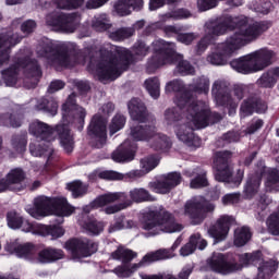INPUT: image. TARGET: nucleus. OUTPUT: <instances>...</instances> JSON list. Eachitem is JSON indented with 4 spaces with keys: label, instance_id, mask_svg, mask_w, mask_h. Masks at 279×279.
<instances>
[{
    "label": "nucleus",
    "instance_id": "423d86ee",
    "mask_svg": "<svg viewBox=\"0 0 279 279\" xmlns=\"http://www.w3.org/2000/svg\"><path fill=\"white\" fill-rule=\"evenodd\" d=\"M102 59L98 63L95 75L100 82H112L117 80L125 71L123 60H128L130 51L125 48L107 45L105 49L100 50Z\"/></svg>",
    "mask_w": 279,
    "mask_h": 279
},
{
    "label": "nucleus",
    "instance_id": "69168bd1",
    "mask_svg": "<svg viewBox=\"0 0 279 279\" xmlns=\"http://www.w3.org/2000/svg\"><path fill=\"white\" fill-rule=\"evenodd\" d=\"M36 29V22L28 20L22 24V32L24 34H32Z\"/></svg>",
    "mask_w": 279,
    "mask_h": 279
},
{
    "label": "nucleus",
    "instance_id": "7ed1b4c3",
    "mask_svg": "<svg viewBox=\"0 0 279 279\" xmlns=\"http://www.w3.org/2000/svg\"><path fill=\"white\" fill-rule=\"evenodd\" d=\"M179 108H185V118L174 128V133L181 143L189 147H199L202 140L193 133V130H202L210 124V111L206 102H196L189 92H185L175 101Z\"/></svg>",
    "mask_w": 279,
    "mask_h": 279
},
{
    "label": "nucleus",
    "instance_id": "603ef678",
    "mask_svg": "<svg viewBox=\"0 0 279 279\" xmlns=\"http://www.w3.org/2000/svg\"><path fill=\"white\" fill-rule=\"evenodd\" d=\"M269 204H271V198L266 195L258 196L255 204L257 213H263V210H267Z\"/></svg>",
    "mask_w": 279,
    "mask_h": 279
},
{
    "label": "nucleus",
    "instance_id": "9d476101",
    "mask_svg": "<svg viewBox=\"0 0 279 279\" xmlns=\"http://www.w3.org/2000/svg\"><path fill=\"white\" fill-rule=\"evenodd\" d=\"M274 58H276L274 50L263 48L239 59H234L230 64L238 73L247 75V73H256L263 71V69H267L274 61Z\"/></svg>",
    "mask_w": 279,
    "mask_h": 279
},
{
    "label": "nucleus",
    "instance_id": "ddd939ff",
    "mask_svg": "<svg viewBox=\"0 0 279 279\" xmlns=\"http://www.w3.org/2000/svg\"><path fill=\"white\" fill-rule=\"evenodd\" d=\"M213 210H215V204L206 202L204 196H196L187 201L184 206V215L190 217L194 226L204 221V213H213Z\"/></svg>",
    "mask_w": 279,
    "mask_h": 279
},
{
    "label": "nucleus",
    "instance_id": "e2e57ef3",
    "mask_svg": "<svg viewBox=\"0 0 279 279\" xmlns=\"http://www.w3.org/2000/svg\"><path fill=\"white\" fill-rule=\"evenodd\" d=\"M49 236L60 239V236H64V229L58 226H50Z\"/></svg>",
    "mask_w": 279,
    "mask_h": 279
},
{
    "label": "nucleus",
    "instance_id": "c85d7f7f",
    "mask_svg": "<svg viewBox=\"0 0 279 279\" xmlns=\"http://www.w3.org/2000/svg\"><path fill=\"white\" fill-rule=\"evenodd\" d=\"M143 8V0H119L114 4V10L120 16H128L132 14V10H141Z\"/></svg>",
    "mask_w": 279,
    "mask_h": 279
},
{
    "label": "nucleus",
    "instance_id": "09e8293b",
    "mask_svg": "<svg viewBox=\"0 0 279 279\" xmlns=\"http://www.w3.org/2000/svg\"><path fill=\"white\" fill-rule=\"evenodd\" d=\"M92 25L97 29V32H104L108 29V19L106 15L96 16L94 17Z\"/></svg>",
    "mask_w": 279,
    "mask_h": 279
},
{
    "label": "nucleus",
    "instance_id": "0e129e2a",
    "mask_svg": "<svg viewBox=\"0 0 279 279\" xmlns=\"http://www.w3.org/2000/svg\"><path fill=\"white\" fill-rule=\"evenodd\" d=\"M110 0H88L86 3V8L88 10H97V8H101V5H106Z\"/></svg>",
    "mask_w": 279,
    "mask_h": 279
},
{
    "label": "nucleus",
    "instance_id": "b1692460",
    "mask_svg": "<svg viewBox=\"0 0 279 279\" xmlns=\"http://www.w3.org/2000/svg\"><path fill=\"white\" fill-rule=\"evenodd\" d=\"M17 43H21L17 35H4L0 37V66L8 63V60H10V49L14 45H17Z\"/></svg>",
    "mask_w": 279,
    "mask_h": 279
},
{
    "label": "nucleus",
    "instance_id": "052dcab7",
    "mask_svg": "<svg viewBox=\"0 0 279 279\" xmlns=\"http://www.w3.org/2000/svg\"><path fill=\"white\" fill-rule=\"evenodd\" d=\"M196 36L193 33H185V34H180L178 36L179 43H182L183 45H191L193 40H195Z\"/></svg>",
    "mask_w": 279,
    "mask_h": 279
},
{
    "label": "nucleus",
    "instance_id": "f3484780",
    "mask_svg": "<svg viewBox=\"0 0 279 279\" xmlns=\"http://www.w3.org/2000/svg\"><path fill=\"white\" fill-rule=\"evenodd\" d=\"M182 182V175L178 172H170L162 175L157 181H153L148 184V187L153 193H159V195H167L172 189H175L178 184Z\"/></svg>",
    "mask_w": 279,
    "mask_h": 279
},
{
    "label": "nucleus",
    "instance_id": "4d7b16f0",
    "mask_svg": "<svg viewBox=\"0 0 279 279\" xmlns=\"http://www.w3.org/2000/svg\"><path fill=\"white\" fill-rule=\"evenodd\" d=\"M130 206V204L128 203H121L118 205H111L105 208V213L106 215H114V213H119L120 210H125V208H128Z\"/></svg>",
    "mask_w": 279,
    "mask_h": 279
},
{
    "label": "nucleus",
    "instance_id": "aec40b11",
    "mask_svg": "<svg viewBox=\"0 0 279 279\" xmlns=\"http://www.w3.org/2000/svg\"><path fill=\"white\" fill-rule=\"evenodd\" d=\"M232 223H234V218L222 216L216 225L209 228L208 234L215 240L214 243L225 241L226 236H228V232H230V226H232Z\"/></svg>",
    "mask_w": 279,
    "mask_h": 279
},
{
    "label": "nucleus",
    "instance_id": "49530a36",
    "mask_svg": "<svg viewBox=\"0 0 279 279\" xmlns=\"http://www.w3.org/2000/svg\"><path fill=\"white\" fill-rule=\"evenodd\" d=\"M81 226L89 232V234H101L104 232V222H97L95 220H92L86 223H81Z\"/></svg>",
    "mask_w": 279,
    "mask_h": 279
},
{
    "label": "nucleus",
    "instance_id": "f03ea898",
    "mask_svg": "<svg viewBox=\"0 0 279 279\" xmlns=\"http://www.w3.org/2000/svg\"><path fill=\"white\" fill-rule=\"evenodd\" d=\"M129 112L131 119H133L130 136L113 151L112 160L114 162H130V160H134V151L136 150L135 142L138 141H146L153 149H169L171 147L169 137L167 135L156 134L155 126H143L140 124L145 123L147 119V112L143 101L133 98L129 102Z\"/></svg>",
    "mask_w": 279,
    "mask_h": 279
},
{
    "label": "nucleus",
    "instance_id": "4468645a",
    "mask_svg": "<svg viewBox=\"0 0 279 279\" xmlns=\"http://www.w3.org/2000/svg\"><path fill=\"white\" fill-rule=\"evenodd\" d=\"M64 247L71 254L73 260L88 258L98 250L97 243L87 238L72 239L65 243Z\"/></svg>",
    "mask_w": 279,
    "mask_h": 279
},
{
    "label": "nucleus",
    "instance_id": "bb28decb",
    "mask_svg": "<svg viewBox=\"0 0 279 279\" xmlns=\"http://www.w3.org/2000/svg\"><path fill=\"white\" fill-rule=\"evenodd\" d=\"M208 245V242L206 240L202 239V235L199 233H196L190 238V241L181 247L180 255L181 256H191L195 250H206Z\"/></svg>",
    "mask_w": 279,
    "mask_h": 279
},
{
    "label": "nucleus",
    "instance_id": "f257e3e1",
    "mask_svg": "<svg viewBox=\"0 0 279 279\" xmlns=\"http://www.w3.org/2000/svg\"><path fill=\"white\" fill-rule=\"evenodd\" d=\"M236 29L223 44L218 46L217 52H213L207 57V61L216 66H223L228 62V58L241 47L256 40L263 32L269 29L267 22H250L247 17L227 16L223 22H208L206 24V34L209 36H221L226 32Z\"/></svg>",
    "mask_w": 279,
    "mask_h": 279
},
{
    "label": "nucleus",
    "instance_id": "a878e982",
    "mask_svg": "<svg viewBox=\"0 0 279 279\" xmlns=\"http://www.w3.org/2000/svg\"><path fill=\"white\" fill-rule=\"evenodd\" d=\"M252 112H257L258 114L267 112V104L263 100H258L257 98L245 100L241 107V117H247L252 114Z\"/></svg>",
    "mask_w": 279,
    "mask_h": 279
},
{
    "label": "nucleus",
    "instance_id": "6e6552de",
    "mask_svg": "<svg viewBox=\"0 0 279 279\" xmlns=\"http://www.w3.org/2000/svg\"><path fill=\"white\" fill-rule=\"evenodd\" d=\"M27 215L33 219H45V217H71L75 213V208L69 205L64 197L38 196L34 199V205L25 207Z\"/></svg>",
    "mask_w": 279,
    "mask_h": 279
},
{
    "label": "nucleus",
    "instance_id": "a19ab883",
    "mask_svg": "<svg viewBox=\"0 0 279 279\" xmlns=\"http://www.w3.org/2000/svg\"><path fill=\"white\" fill-rule=\"evenodd\" d=\"M135 223L132 220L125 219L123 216L116 218L114 223L109 227V232H119V230H128L134 228Z\"/></svg>",
    "mask_w": 279,
    "mask_h": 279
},
{
    "label": "nucleus",
    "instance_id": "473e14b6",
    "mask_svg": "<svg viewBox=\"0 0 279 279\" xmlns=\"http://www.w3.org/2000/svg\"><path fill=\"white\" fill-rule=\"evenodd\" d=\"M45 57L50 60L53 66H73L71 63V57H69V53L66 52H46Z\"/></svg>",
    "mask_w": 279,
    "mask_h": 279
},
{
    "label": "nucleus",
    "instance_id": "e433bc0d",
    "mask_svg": "<svg viewBox=\"0 0 279 279\" xmlns=\"http://www.w3.org/2000/svg\"><path fill=\"white\" fill-rule=\"evenodd\" d=\"M136 256H138L137 253L125 247H119L112 253V258H114L116 260H122V263H130L134 260Z\"/></svg>",
    "mask_w": 279,
    "mask_h": 279
},
{
    "label": "nucleus",
    "instance_id": "680f3d73",
    "mask_svg": "<svg viewBox=\"0 0 279 279\" xmlns=\"http://www.w3.org/2000/svg\"><path fill=\"white\" fill-rule=\"evenodd\" d=\"M169 19H189L191 13L187 10L179 9L170 14H168Z\"/></svg>",
    "mask_w": 279,
    "mask_h": 279
},
{
    "label": "nucleus",
    "instance_id": "8fccbe9b",
    "mask_svg": "<svg viewBox=\"0 0 279 279\" xmlns=\"http://www.w3.org/2000/svg\"><path fill=\"white\" fill-rule=\"evenodd\" d=\"M134 35V29L132 28H121L116 33L111 34L112 40H123L124 38H130V36Z\"/></svg>",
    "mask_w": 279,
    "mask_h": 279
},
{
    "label": "nucleus",
    "instance_id": "4be33fe9",
    "mask_svg": "<svg viewBox=\"0 0 279 279\" xmlns=\"http://www.w3.org/2000/svg\"><path fill=\"white\" fill-rule=\"evenodd\" d=\"M160 165V158L156 156L146 157L141 160V169L142 170H132L126 173V178L131 180H137V178H143V175H147L149 171H154L155 167Z\"/></svg>",
    "mask_w": 279,
    "mask_h": 279
},
{
    "label": "nucleus",
    "instance_id": "1a4fd4ad",
    "mask_svg": "<svg viewBox=\"0 0 279 279\" xmlns=\"http://www.w3.org/2000/svg\"><path fill=\"white\" fill-rule=\"evenodd\" d=\"M143 230L149 232L151 236L167 232L173 234V232H182L184 228L178 221L173 215L165 209H149L145 211L141 219Z\"/></svg>",
    "mask_w": 279,
    "mask_h": 279
},
{
    "label": "nucleus",
    "instance_id": "bf43d9fd",
    "mask_svg": "<svg viewBox=\"0 0 279 279\" xmlns=\"http://www.w3.org/2000/svg\"><path fill=\"white\" fill-rule=\"evenodd\" d=\"M165 119L168 123H175V121H180V114L173 109H168L165 113Z\"/></svg>",
    "mask_w": 279,
    "mask_h": 279
},
{
    "label": "nucleus",
    "instance_id": "7c9ffc66",
    "mask_svg": "<svg viewBox=\"0 0 279 279\" xmlns=\"http://www.w3.org/2000/svg\"><path fill=\"white\" fill-rule=\"evenodd\" d=\"M146 265L145 257H143L142 260L136 264L118 266L113 271L118 278H130L131 276H134L141 267H145Z\"/></svg>",
    "mask_w": 279,
    "mask_h": 279
},
{
    "label": "nucleus",
    "instance_id": "39448f33",
    "mask_svg": "<svg viewBox=\"0 0 279 279\" xmlns=\"http://www.w3.org/2000/svg\"><path fill=\"white\" fill-rule=\"evenodd\" d=\"M242 264H236L234 262H227L226 257L221 253L214 254L211 259L208 260V265L213 271L218 274H232V271H239L247 265H258L257 276L258 279H270L274 274L278 270V262L270 259L269 262L263 260V254L256 252L253 254H243L240 256Z\"/></svg>",
    "mask_w": 279,
    "mask_h": 279
},
{
    "label": "nucleus",
    "instance_id": "a211bd4d",
    "mask_svg": "<svg viewBox=\"0 0 279 279\" xmlns=\"http://www.w3.org/2000/svg\"><path fill=\"white\" fill-rule=\"evenodd\" d=\"M17 61H19L17 64L20 65L19 68H16V65H13L2 72V76L7 86H14L16 84V80H19V71L23 69L25 63L27 69H29V71H34L35 73H40L38 65L29 61V59L25 57V53L19 54Z\"/></svg>",
    "mask_w": 279,
    "mask_h": 279
},
{
    "label": "nucleus",
    "instance_id": "4c0bfd02",
    "mask_svg": "<svg viewBox=\"0 0 279 279\" xmlns=\"http://www.w3.org/2000/svg\"><path fill=\"white\" fill-rule=\"evenodd\" d=\"M130 197L133 202H154L156 198L143 187L133 189L130 191Z\"/></svg>",
    "mask_w": 279,
    "mask_h": 279
},
{
    "label": "nucleus",
    "instance_id": "5701e85b",
    "mask_svg": "<svg viewBox=\"0 0 279 279\" xmlns=\"http://www.w3.org/2000/svg\"><path fill=\"white\" fill-rule=\"evenodd\" d=\"M5 251L14 254L17 258H32L36 252V247L32 243L12 242L5 246Z\"/></svg>",
    "mask_w": 279,
    "mask_h": 279
},
{
    "label": "nucleus",
    "instance_id": "a18cd8bd",
    "mask_svg": "<svg viewBox=\"0 0 279 279\" xmlns=\"http://www.w3.org/2000/svg\"><path fill=\"white\" fill-rule=\"evenodd\" d=\"M51 226L31 222V234H37L39 236H49Z\"/></svg>",
    "mask_w": 279,
    "mask_h": 279
},
{
    "label": "nucleus",
    "instance_id": "dca6fc26",
    "mask_svg": "<svg viewBox=\"0 0 279 279\" xmlns=\"http://www.w3.org/2000/svg\"><path fill=\"white\" fill-rule=\"evenodd\" d=\"M106 118L96 114L93 117L90 124L88 126V137L92 147H96V149H101L106 142L108 141V132L106 130Z\"/></svg>",
    "mask_w": 279,
    "mask_h": 279
},
{
    "label": "nucleus",
    "instance_id": "72a5a7b5",
    "mask_svg": "<svg viewBox=\"0 0 279 279\" xmlns=\"http://www.w3.org/2000/svg\"><path fill=\"white\" fill-rule=\"evenodd\" d=\"M279 80V68H275L266 73H264L257 81L263 88H271L276 85Z\"/></svg>",
    "mask_w": 279,
    "mask_h": 279
},
{
    "label": "nucleus",
    "instance_id": "412c9836",
    "mask_svg": "<svg viewBox=\"0 0 279 279\" xmlns=\"http://www.w3.org/2000/svg\"><path fill=\"white\" fill-rule=\"evenodd\" d=\"M182 243V239L178 238L171 248H161L156 252L148 253L144 256V263L146 265H151V263H156L158 260H167V258H173L175 256V250L180 247Z\"/></svg>",
    "mask_w": 279,
    "mask_h": 279
},
{
    "label": "nucleus",
    "instance_id": "0eeeda50",
    "mask_svg": "<svg viewBox=\"0 0 279 279\" xmlns=\"http://www.w3.org/2000/svg\"><path fill=\"white\" fill-rule=\"evenodd\" d=\"M153 48L155 54L148 61V73H154L156 69H160V66H165V64H173V62H177L179 73H183L184 75H192V73H195L193 66H191L187 61L182 60V54L175 53L174 44L158 39L153 43Z\"/></svg>",
    "mask_w": 279,
    "mask_h": 279
},
{
    "label": "nucleus",
    "instance_id": "6ab92c4d",
    "mask_svg": "<svg viewBox=\"0 0 279 279\" xmlns=\"http://www.w3.org/2000/svg\"><path fill=\"white\" fill-rule=\"evenodd\" d=\"M25 178L26 174L23 169H11L5 177L0 180V193H5V191H21Z\"/></svg>",
    "mask_w": 279,
    "mask_h": 279
},
{
    "label": "nucleus",
    "instance_id": "58836bf2",
    "mask_svg": "<svg viewBox=\"0 0 279 279\" xmlns=\"http://www.w3.org/2000/svg\"><path fill=\"white\" fill-rule=\"evenodd\" d=\"M146 90L150 97L158 99L160 97V81L157 77L147 78L144 83Z\"/></svg>",
    "mask_w": 279,
    "mask_h": 279
},
{
    "label": "nucleus",
    "instance_id": "cd10ccee",
    "mask_svg": "<svg viewBox=\"0 0 279 279\" xmlns=\"http://www.w3.org/2000/svg\"><path fill=\"white\" fill-rule=\"evenodd\" d=\"M187 178H192L190 182V189H202L208 186V180L206 179V171L202 168L187 169L185 171Z\"/></svg>",
    "mask_w": 279,
    "mask_h": 279
},
{
    "label": "nucleus",
    "instance_id": "13d9d810",
    "mask_svg": "<svg viewBox=\"0 0 279 279\" xmlns=\"http://www.w3.org/2000/svg\"><path fill=\"white\" fill-rule=\"evenodd\" d=\"M180 0H150L149 8L150 10H158V8H162L165 3H178Z\"/></svg>",
    "mask_w": 279,
    "mask_h": 279
},
{
    "label": "nucleus",
    "instance_id": "774afa93",
    "mask_svg": "<svg viewBox=\"0 0 279 279\" xmlns=\"http://www.w3.org/2000/svg\"><path fill=\"white\" fill-rule=\"evenodd\" d=\"M64 88V82L62 81H53L50 83L48 92L50 93H58V90H62Z\"/></svg>",
    "mask_w": 279,
    "mask_h": 279
},
{
    "label": "nucleus",
    "instance_id": "6e6d98bb",
    "mask_svg": "<svg viewBox=\"0 0 279 279\" xmlns=\"http://www.w3.org/2000/svg\"><path fill=\"white\" fill-rule=\"evenodd\" d=\"M184 88L182 81H171L166 85V93H180Z\"/></svg>",
    "mask_w": 279,
    "mask_h": 279
},
{
    "label": "nucleus",
    "instance_id": "9b49d317",
    "mask_svg": "<svg viewBox=\"0 0 279 279\" xmlns=\"http://www.w3.org/2000/svg\"><path fill=\"white\" fill-rule=\"evenodd\" d=\"M265 173V189L270 193H277L279 191V170L276 168L265 169V163L260 162V166L255 174H251L244 187V195L246 199H253L258 195L260 191V178Z\"/></svg>",
    "mask_w": 279,
    "mask_h": 279
},
{
    "label": "nucleus",
    "instance_id": "393cba45",
    "mask_svg": "<svg viewBox=\"0 0 279 279\" xmlns=\"http://www.w3.org/2000/svg\"><path fill=\"white\" fill-rule=\"evenodd\" d=\"M7 221L11 230H21L26 233H29V230H32V222L16 211H10L7 215Z\"/></svg>",
    "mask_w": 279,
    "mask_h": 279
},
{
    "label": "nucleus",
    "instance_id": "79ce46f5",
    "mask_svg": "<svg viewBox=\"0 0 279 279\" xmlns=\"http://www.w3.org/2000/svg\"><path fill=\"white\" fill-rule=\"evenodd\" d=\"M66 189L71 191L73 197H82V195H86V191H88V186L80 181L68 183Z\"/></svg>",
    "mask_w": 279,
    "mask_h": 279
},
{
    "label": "nucleus",
    "instance_id": "2eb2a0df",
    "mask_svg": "<svg viewBox=\"0 0 279 279\" xmlns=\"http://www.w3.org/2000/svg\"><path fill=\"white\" fill-rule=\"evenodd\" d=\"M46 23L54 32L73 34L77 27V23H80V16L77 14L51 13L47 15Z\"/></svg>",
    "mask_w": 279,
    "mask_h": 279
},
{
    "label": "nucleus",
    "instance_id": "f8f14e48",
    "mask_svg": "<svg viewBox=\"0 0 279 279\" xmlns=\"http://www.w3.org/2000/svg\"><path fill=\"white\" fill-rule=\"evenodd\" d=\"M232 157V153L228 150L218 151L215 155L214 167L216 169L215 178L218 182H232L233 186H239L243 182V170H238V174L232 179V168L228 165V160Z\"/></svg>",
    "mask_w": 279,
    "mask_h": 279
},
{
    "label": "nucleus",
    "instance_id": "c03bdc74",
    "mask_svg": "<svg viewBox=\"0 0 279 279\" xmlns=\"http://www.w3.org/2000/svg\"><path fill=\"white\" fill-rule=\"evenodd\" d=\"M210 88V82L206 78H199L196 83L190 86V90H194V93L202 94L204 95L208 94V90Z\"/></svg>",
    "mask_w": 279,
    "mask_h": 279
},
{
    "label": "nucleus",
    "instance_id": "c9c22d12",
    "mask_svg": "<svg viewBox=\"0 0 279 279\" xmlns=\"http://www.w3.org/2000/svg\"><path fill=\"white\" fill-rule=\"evenodd\" d=\"M252 239V232H250V228L241 227L238 228L234 232V245L236 247H243Z\"/></svg>",
    "mask_w": 279,
    "mask_h": 279
},
{
    "label": "nucleus",
    "instance_id": "37998d69",
    "mask_svg": "<svg viewBox=\"0 0 279 279\" xmlns=\"http://www.w3.org/2000/svg\"><path fill=\"white\" fill-rule=\"evenodd\" d=\"M251 10L258 12L259 14H269L274 10V2L271 0H265L260 4L258 2H252L250 4Z\"/></svg>",
    "mask_w": 279,
    "mask_h": 279
},
{
    "label": "nucleus",
    "instance_id": "3c124183",
    "mask_svg": "<svg viewBox=\"0 0 279 279\" xmlns=\"http://www.w3.org/2000/svg\"><path fill=\"white\" fill-rule=\"evenodd\" d=\"M218 0H197V8L199 12H206L217 8Z\"/></svg>",
    "mask_w": 279,
    "mask_h": 279
},
{
    "label": "nucleus",
    "instance_id": "f704fd0d",
    "mask_svg": "<svg viewBox=\"0 0 279 279\" xmlns=\"http://www.w3.org/2000/svg\"><path fill=\"white\" fill-rule=\"evenodd\" d=\"M123 193H108L99 196L93 203L94 208H104V206H108V204H113V202H119L123 199Z\"/></svg>",
    "mask_w": 279,
    "mask_h": 279
},
{
    "label": "nucleus",
    "instance_id": "20e7f679",
    "mask_svg": "<svg viewBox=\"0 0 279 279\" xmlns=\"http://www.w3.org/2000/svg\"><path fill=\"white\" fill-rule=\"evenodd\" d=\"M29 132L41 141L39 144H31L29 150L32 156L51 158L53 148H51L49 143L56 141L57 136H59L60 143L68 154L73 151V137L69 134V126L64 124H59L53 130L47 123L35 120L29 125Z\"/></svg>",
    "mask_w": 279,
    "mask_h": 279
},
{
    "label": "nucleus",
    "instance_id": "ea45409f",
    "mask_svg": "<svg viewBox=\"0 0 279 279\" xmlns=\"http://www.w3.org/2000/svg\"><path fill=\"white\" fill-rule=\"evenodd\" d=\"M23 123V117L17 113L5 114L0 118V125H7L8 128H21Z\"/></svg>",
    "mask_w": 279,
    "mask_h": 279
},
{
    "label": "nucleus",
    "instance_id": "c756f323",
    "mask_svg": "<svg viewBox=\"0 0 279 279\" xmlns=\"http://www.w3.org/2000/svg\"><path fill=\"white\" fill-rule=\"evenodd\" d=\"M63 110V119H66V112L73 110L75 114V119H77L78 123H84V119L86 117V111L82 107L75 106V94H71L68 97L66 102L62 107Z\"/></svg>",
    "mask_w": 279,
    "mask_h": 279
},
{
    "label": "nucleus",
    "instance_id": "de8ad7c7",
    "mask_svg": "<svg viewBox=\"0 0 279 279\" xmlns=\"http://www.w3.org/2000/svg\"><path fill=\"white\" fill-rule=\"evenodd\" d=\"M125 125V117L121 114H117L109 126L110 134H117L119 130H123V126Z\"/></svg>",
    "mask_w": 279,
    "mask_h": 279
},
{
    "label": "nucleus",
    "instance_id": "2f4dec72",
    "mask_svg": "<svg viewBox=\"0 0 279 279\" xmlns=\"http://www.w3.org/2000/svg\"><path fill=\"white\" fill-rule=\"evenodd\" d=\"M62 258H64V252L60 248H45L38 254L39 263H56Z\"/></svg>",
    "mask_w": 279,
    "mask_h": 279
},
{
    "label": "nucleus",
    "instance_id": "338daca9",
    "mask_svg": "<svg viewBox=\"0 0 279 279\" xmlns=\"http://www.w3.org/2000/svg\"><path fill=\"white\" fill-rule=\"evenodd\" d=\"M239 202V194L233 193V194H227L222 197V204L225 206H228V204H236Z\"/></svg>",
    "mask_w": 279,
    "mask_h": 279
},
{
    "label": "nucleus",
    "instance_id": "864d4df0",
    "mask_svg": "<svg viewBox=\"0 0 279 279\" xmlns=\"http://www.w3.org/2000/svg\"><path fill=\"white\" fill-rule=\"evenodd\" d=\"M99 177L102 180H125V175L117 171H104L100 172Z\"/></svg>",
    "mask_w": 279,
    "mask_h": 279
},
{
    "label": "nucleus",
    "instance_id": "5fc2aeb1",
    "mask_svg": "<svg viewBox=\"0 0 279 279\" xmlns=\"http://www.w3.org/2000/svg\"><path fill=\"white\" fill-rule=\"evenodd\" d=\"M39 110H46V112H50V114H56V112H58V102H56L54 100H50L47 101L41 105H39L38 107Z\"/></svg>",
    "mask_w": 279,
    "mask_h": 279
}]
</instances>
